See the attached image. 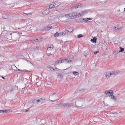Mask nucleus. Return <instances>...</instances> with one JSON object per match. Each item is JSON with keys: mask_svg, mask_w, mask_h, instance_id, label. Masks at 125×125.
Returning <instances> with one entry per match:
<instances>
[{"mask_svg": "<svg viewBox=\"0 0 125 125\" xmlns=\"http://www.w3.org/2000/svg\"><path fill=\"white\" fill-rule=\"evenodd\" d=\"M78 12H74L75 16V17H76L78 16Z\"/></svg>", "mask_w": 125, "mask_h": 125, "instance_id": "obj_26", "label": "nucleus"}, {"mask_svg": "<svg viewBox=\"0 0 125 125\" xmlns=\"http://www.w3.org/2000/svg\"><path fill=\"white\" fill-rule=\"evenodd\" d=\"M54 4H51L49 6V9H52L54 8Z\"/></svg>", "mask_w": 125, "mask_h": 125, "instance_id": "obj_22", "label": "nucleus"}, {"mask_svg": "<svg viewBox=\"0 0 125 125\" xmlns=\"http://www.w3.org/2000/svg\"><path fill=\"white\" fill-rule=\"evenodd\" d=\"M58 77L59 78H62L63 77L62 74L61 73L60 74V73H58L57 75Z\"/></svg>", "mask_w": 125, "mask_h": 125, "instance_id": "obj_19", "label": "nucleus"}, {"mask_svg": "<svg viewBox=\"0 0 125 125\" xmlns=\"http://www.w3.org/2000/svg\"><path fill=\"white\" fill-rule=\"evenodd\" d=\"M47 54L48 56H50V55L52 54L51 52L49 53H47Z\"/></svg>", "mask_w": 125, "mask_h": 125, "instance_id": "obj_32", "label": "nucleus"}, {"mask_svg": "<svg viewBox=\"0 0 125 125\" xmlns=\"http://www.w3.org/2000/svg\"><path fill=\"white\" fill-rule=\"evenodd\" d=\"M120 50L119 51V52H123L124 51V48H122L121 47H120Z\"/></svg>", "mask_w": 125, "mask_h": 125, "instance_id": "obj_25", "label": "nucleus"}, {"mask_svg": "<svg viewBox=\"0 0 125 125\" xmlns=\"http://www.w3.org/2000/svg\"><path fill=\"white\" fill-rule=\"evenodd\" d=\"M82 16L83 15L86 14L87 13H88V11L87 10H85L83 11H82Z\"/></svg>", "mask_w": 125, "mask_h": 125, "instance_id": "obj_21", "label": "nucleus"}, {"mask_svg": "<svg viewBox=\"0 0 125 125\" xmlns=\"http://www.w3.org/2000/svg\"><path fill=\"white\" fill-rule=\"evenodd\" d=\"M59 33L58 32H56L54 34V37H57L59 36Z\"/></svg>", "mask_w": 125, "mask_h": 125, "instance_id": "obj_24", "label": "nucleus"}, {"mask_svg": "<svg viewBox=\"0 0 125 125\" xmlns=\"http://www.w3.org/2000/svg\"><path fill=\"white\" fill-rule=\"evenodd\" d=\"M115 75V74L113 73H111L109 72H107L105 75V76L107 79H108L110 77L111 75Z\"/></svg>", "mask_w": 125, "mask_h": 125, "instance_id": "obj_6", "label": "nucleus"}, {"mask_svg": "<svg viewBox=\"0 0 125 125\" xmlns=\"http://www.w3.org/2000/svg\"><path fill=\"white\" fill-rule=\"evenodd\" d=\"M124 11H125V8L124 9Z\"/></svg>", "mask_w": 125, "mask_h": 125, "instance_id": "obj_48", "label": "nucleus"}, {"mask_svg": "<svg viewBox=\"0 0 125 125\" xmlns=\"http://www.w3.org/2000/svg\"><path fill=\"white\" fill-rule=\"evenodd\" d=\"M99 52L98 51L95 52H94V54H96L98 52Z\"/></svg>", "mask_w": 125, "mask_h": 125, "instance_id": "obj_35", "label": "nucleus"}, {"mask_svg": "<svg viewBox=\"0 0 125 125\" xmlns=\"http://www.w3.org/2000/svg\"><path fill=\"white\" fill-rule=\"evenodd\" d=\"M51 101H52V100H51Z\"/></svg>", "mask_w": 125, "mask_h": 125, "instance_id": "obj_51", "label": "nucleus"}, {"mask_svg": "<svg viewBox=\"0 0 125 125\" xmlns=\"http://www.w3.org/2000/svg\"><path fill=\"white\" fill-rule=\"evenodd\" d=\"M17 70H18V71H22L20 69H17Z\"/></svg>", "mask_w": 125, "mask_h": 125, "instance_id": "obj_42", "label": "nucleus"}, {"mask_svg": "<svg viewBox=\"0 0 125 125\" xmlns=\"http://www.w3.org/2000/svg\"><path fill=\"white\" fill-rule=\"evenodd\" d=\"M114 53H115V54H118V52H117V51H114Z\"/></svg>", "mask_w": 125, "mask_h": 125, "instance_id": "obj_31", "label": "nucleus"}, {"mask_svg": "<svg viewBox=\"0 0 125 125\" xmlns=\"http://www.w3.org/2000/svg\"><path fill=\"white\" fill-rule=\"evenodd\" d=\"M2 17L4 19H7L9 17V15L8 14H3L2 15Z\"/></svg>", "mask_w": 125, "mask_h": 125, "instance_id": "obj_8", "label": "nucleus"}, {"mask_svg": "<svg viewBox=\"0 0 125 125\" xmlns=\"http://www.w3.org/2000/svg\"><path fill=\"white\" fill-rule=\"evenodd\" d=\"M53 47V45L52 44V46L51 47L50 45H48V47L47 48V51H49V50H52V49Z\"/></svg>", "mask_w": 125, "mask_h": 125, "instance_id": "obj_13", "label": "nucleus"}, {"mask_svg": "<svg viewBox=\"0 0 125 125\" xmlns=\"http://www.w3.org/2000/svg\"><path fill=\"white\" fill-rule=\"evenodd\" d=\"M80 7V6L79 4H76L72 8H74L76 9L78 7Z\"/></svg>", "mask_w": 125, "mask_h": 125, "instance_id": "obj_18", "label": "nucleus"}, {"mask_svg": "<svg viewBox=\"0 0 125 125\" xmlns=\"http://www.w3.org/2000/svg\"><path fill=\"white\" fill-rule=\"evenodd\" d=\"M34 41L35 42H38L39 41V40L37 38L35 40H34Z\"/></svg>", "mask_w": 125, "mask_h": 125, "instance_id": "obj_33", "label": "nucleus"}, {"mask_svg": "<svg viewBox=\"0 0 125 125\" xmlns=\"http://www.w3.org/2000/svg\"><path fill=\"white\" fill-rule=\"evenodd\" d=\"M48 68L50 70H54V69L52 67L49 66L48 67Z\"/></svg>", "mask_w": 125, "mask_h": 125, "instance_id": "obj_27", "label": "nucleus"}, {"mask_svg": "<svg viewBox=\"0 0 125 125\" xmlns=\"http://www.w3.org/2000/svg\"><path fill=\"white\" fill-rule=\"evenodd\" d=\"M25 70V71H26V70Z\"/></svg>", "mask_w": 125, "mask_h": 125, "instance_id": "obj_50", "label": "nucleus"}, {"mask_svg": "<svg viewBox=\"0 0 125 125\" xmlns=\"http://www.w3.org/2000/svg\"><path fill=\"white\" fill-rule=\"evenodd\" d=\"M104 93L106 95H107L109 96L111 95H113V91L112 90L106 91L104 92Z\"/></svg>", "mask_w": 125, "mask_h": 125, "instance_id": "obj_5", "label": "nucleus"}, {"mask_svg": "<svg viewBox=\"0 0 125 125\" xmlns=\"http://www.w3.org/2000/svg\"><path fill=\"white\" fill-rule=\"evenodd\" d=\"M78 37V38H81L83 37V36L82 35V34H80L77 35Z\"/></svg>", "mask_w": 125, "mask_h": 125, "instance_id": "obj_28", "label": "nucleus"}, {"mask_svg": "<svg viewBox=\"0 0 125 125\" xmlns=\"http://www.w3.org/2000/svg\"><path fill=\"white\" fill-rule=\"evenodd\" d=\"M25 14H26V13H25Z\"/></svg>", "mask_w": 125, "mask_h": 125, "instance_id": "obj_49", "label": "nucleus"}, {"mask_svg": "<svg viewBox=\"0 0 125 125\" xmlns=\"http://www.w3.org/2000/svg\"><path fill=\"white\" fill-rule=\"evenodd\" d=\"M8 110V111H9V112H11V111H10V110Z\"/></svg>", "mask_w": 125, "mask_h": 125, "instance_id": "obj_46", "label": "nucleus"}, {"mask_svg": "<svg viewBox=\"0 0 125 125\" xmlns=\"http://www.w3.org/2000/svg\"><path fill=\"white\" fill-rule=\"evenodd\" d=\"M110 98L111 99L113 100L114 101H115L116 100V98L114 96L113 93V95H110Z\"/></svg>", "mask_w": 125, "mask_h": 125, "instance_id": "obj_14", "label": "nucleus"}, {"mask_svg": "<svg viewBox=\"0 0 125 125\" xmlns=\"http://www.w3.org/2000/svg\"><path fill=\"white\" fill-rule=\"evenodd\" d=\"M17 33L19 35H20L21 34H22V33H21L20 32H18Z\"/></svg>", "mask_w": 125, "mask_h": 125, "instance_id": "obj_40", "label": "nucleus"}, {"mask_svg": "<svg viewBox=\"0 0 125 125\" xmlns=\"http://www.w3.org/2000/svg\"><path fill=\"white\" fill-rule=\"evenodd\" d=\"M116 30L118 31H120L122 29V27H115V28Z\"/></svg>", "mask_w": 125, "mask_h": 125, "instance_id": "obj_11", "label": "nucleus"}, {"mask_svg": "<svg viewBox=\"0 0 125 125\" xmlns=\"http://www.w3.org/2000/svg\"><path fill=\"white\" fill-rule=\"evenodd\" d=\"M64 17H67L70 18H73V17H75L74 12L66 14L64 16Z\"/></svg>", "mask_w": 125, "mask_h": 125, "instance_id": "obj_2", "label": "nucleus"}, {"mask_svg": "<svg viewBox=\"0 0 125 125\" xmlns=\"http://www.w3.org/2000/svg\"><path fill=\"white\" fill-rule=\"evenodd\" d=\"M59 106L61 107L64 106L65 107H71L73 105L72 103H61L58 104Z\"/></svg>", "mask_w": 125, "mask_h": 125, "instance_id": "obj_1", "label": "nucleus"}, {"mask_svg": "<svg viewBox=\"0 0 125 125\" xmlns=\"http://www.w3.org/2000/svg\"><path fill=\"white\" fill-rule=\"evenodd\" d=\"M96 38L95 37H94L93 39L91 40V41L94 43H96Z\"/></svg>", "mask_w": 125, "mask_h": 125, "instance_id": "obj_10", "label": "nucleus"}, {"mask_svg": "<svg viewBox=\"0 0 125 125\" xmlns=\"http://www.w3.org/2000/svg\"><path fill=\"white\" fill-rule=\"evenodd\" d=\"M8 111H9L8 110H0V113H4L5 112H8Z\"/></svg>", "mask_w": 125, "mask_h": 125, "instance_id": "obj_20", "label": "nucleus"}, {"mask_svg": "<svg viewBox=\"0 0 125 125\" xmlns=\"http://www.w3.org/2000/svg\"><path fill=\"white\" fill-rule=\"evenodd\" d=\"M61 60V59H60L59 60L56 61L54 63V65H56L58 63H62Z\"/></svg>", "mask_w": 125, "mask_h": 125, "instance_id": "obj_9", "label": "nucleus"}, {"mask_svg": "<svg viewBox=\"0 0 125 125\" xmlns=\"http://www.w3.org/2000/svg\"><path fill=\"white\" fill-rule=\"evenodd\" d=\"M78 101H83L85 100L82 97H79L78 99Z\"/></svg>", "mask_w": 125, "mask_h": 125, "instance_id": "obj_17", "label": "nucleus"}, {"mask_svg": "<svg viewBox=\"0 0 125 125\" xmlns=\"http://www.w3.org/2000/svg\"><path fill=\"white\" fill-rule=\"evenodd\" d=\"M35 100H33L32 101V102L33 103H34V102H35Z\"/></svg>", "mask_w": 125, "mask_h": 125, "instance_id": "obj_41", "label": "nucleus"}, {"mask_svg": "<svg viewBox=\"0 0 125 125\" xmlns=\"http://www.w3.org/2000/svg\"><path fill=\"white\" fill-rule=\"evenodd\" d=\"M87 18H81L80 19V22H81L82 23H83L84 22L85 20H87Z\"/></svg>", "mask_w": 125, "mask_h": 125, "instance_id": "obj_16", "label": "nucleus"}, {"mask_svg": "<svg viewBox=\"0 0 125 125\" xmlns=\"http://www.w3.org/2000/svg\"><path fill=\"white\" fill-rule=\"evenodd\" d=\"M2 77L3 79H4L5 78L4 77H3V76H2Z\"/></svg>", "mask_w": 125, "mask_h": 125, "instance_id": "obj_44", "label": "nucleus"}, {"mask_svg": "<svg viewBox=\"0 0 125 125\" xmlns=\"http://www.w3.org/2000/svg\"><path fill=\"white\" fill-rule=\"evenodd\" d=\"M28 111V110H26L25 111V112H27Z\"/></svg>", "mask_w": 125, "mask_h": 125, "instance_id": "obj_43", "label": "nucleus"}, {"mask_svg": "<svg viewBox=\"0 0 125 125\" xmlns=\"http://www.w3.org/2000/svg\"><path fill=\"white\" fill-rule=\"evenodd\" d=\"M113 114H116V113H113Z\"/></svg>", "mask_w": 125, "mask_h": 125, "instance_id": "obj_47", "label": "nucleus"}, {"mask_svg": "<svg viewBox=\"0 0 125 125\" xmlns=\"http://www.w3.org/2000/svg\"><path fill=\"white\" fill-rule=\"evenodd\" d=\"M12 33H10V34L11 36V35L12 34Z\"/></svg>", "mask_w": 125, "mask_h": 125, "instance_id": "obj_45", "label": "nucleus"}, {"mask_svg": "<svg viewBox=\"0 0 125 125\" xmlns=\"http://www.w3.org/2000/svg\"><path fill=\"white\" fill-rule=\"evenodd\" d=\"M42 99V98H41V100H36V101H37V103H38V102H39Z\"/></svg>", "mask_w": 125, "mask_h": 125, "instance_id": "obj_36", "label": "nucleus"}, {"mask_svg": "<svg viewBox=\"0 0 125 125\" xmlns=\"http://www.w3.org/2000/svg\"><path fill=\"white\" fill-rule=\"evenodd\" d=\"M13 91V89H12L10 90V92H12Z\"/></svg>", "mask_w": 125, "mask_h": 125, "instance_id": "obj_37", "label": "nucleus"}, {"mask_svg": "<svg viewBox=\"0 0 125 125\" xmlns=\"http://www.w3.org/2000/svg\"><path fill=\"white\" fill-rule=\"evenodd\" d=\"M73 31V29H72V28H70V29H69V30H67L70 33H71Z\"/></svg>", "mask_w": 125, "mask_h": 125, "instance_id": "obj_29", "label": "nucleus"}, {"mask_svg": "<svg viewBox=\"0 0 125 125\" xmlns=\"http://www.w3.org/2000/svg\"><path fill=\"white\" fill-rule=\"evenodd\" d=\"M54 7H58L59 4L58 2L56 1L54 3Z\"/></svg>", "mask_w": 125, "mask_h": 125, "instance_id": "obj_15", "label": "nucleus"}, {"mask_svg": "<svg viewBox=\"0 0 125 125\" xmlns=\"http://www.w3.org/2000/svg\"><path fill=\"white\" fill-rule=\"evenodd\" d=\"M66 34V32L65 31H64L63 32H61L59 34L60 36H64Z\"/></svg>", "mask_w": 125, "mask_h": 125, "instance_id": "obj_12", "label": "nucleus"}, {"mask_svg": "<svg viewBox=\"0 0 125 125\" xmlns=\"http://www.w3.org/2000/svg\"><path fill=\"white\" fill-rule=\"evenodd\" d=\"M42 14L44 15H46L48 14L49 13V11L48 9H45L42 10Z\"/></svg>", "mask_w": 125, "mask_h": 125, "instance_id": "obj_3", "label": "nucleus"}, {"mask_svg": "<svg viewBox=\"0 0 125 125\" xmlns=\"http://www.w3.org/2000/svg\"><path fill=\"white\" fill-rule=\"evenodd\" d=\"M57 94V93H53V94H51L49 96V98H53L55 99L56 98V97L57 96L56 95H55L56 94Z\"/></svg>", "mask_w": 125, "mask_h": 125, "instance_id": "obj_7", "label": "nucleus"}, {"mask_svg": "<svg viewBox=\"0 0 125 125\" xmlns=\"http://www.w3.org/2000/svg\"><path fill=\"white\" fill-rule=\"evenodd\" d=\"M73 74L74 75H75V76L79 74V73H78V72H75V71L73 73Z\"/></svg>", "mask_w": 125, "mask_h": 125, "instance_id": "obj_23", "label": "nucleus"}, {"mask_svg": "<svg viewBox=\"0 0 125 125\" xmlns=\"http://www.w3.org/2000/svg\"><path fill=\"white\" fill-rule=\"evenodd\" d=\"M82 12H81V13H78V16L79 15H80V16H82Z\"/></svg>", "mask_w": 125, "mask_h": 125, "instance_id": "obj_34", "label": "nucleus"}, {"mask_svg": "<svg viewBox=\"0 0 125 125\" xmlns=\"http://www.w3.org/2000/svg\"><path fill=\"white\" fill-rule=\"evenodd\" d=\"M52 28V27L51 26H48L47 27V29L49 30L50 29H51Z\"/></svg>", "mask_w": 125, "mask_h": 125, "instance_id": "obj_30", "label": "nucleus"}, {"mask_svg": "<svg viewBox=\"0 0 125 125\" xmlns=\"http://www.w3.org/2000/svg\"><path fill=\"white\" fill-rule=\"evenodd\" d=\"M84 21V23H85L87 21H89L87 20H85Z\"/></svg>", "mask_w": 125, "mask_h": 125, "instance_id": "obj_38", "label": "nucleus"}, {"mask_svg": "<svg viewBox=\"0 0 125 125\" xmlns=\"http://www.w3.org/2000/svg\"><path fill=\"white\" fill-rule=\"evenodd\" d=\"M87 20H91V18H87Z\"/></svg>", "mask_w": 125, "mask_h": 125, "instance_id": "obj_39", "label": "nucleus"}, {"mask_svg": "<svg viewBox=\"0 0 125 125\" xmlns=\"http://www.w3.org/2000/svg\"><path fill=\"white\" fill-rule=\"evenodd\" d=\"M61 61H62V63L63 62H66L67 63H71L72 62V61L71 60H69L68 58L61 59Z\"/></svg>", "mask_w": 125, "mask_h": 125, "instance_id": "obj_4", "label": "nucleus"}]
</instances>
